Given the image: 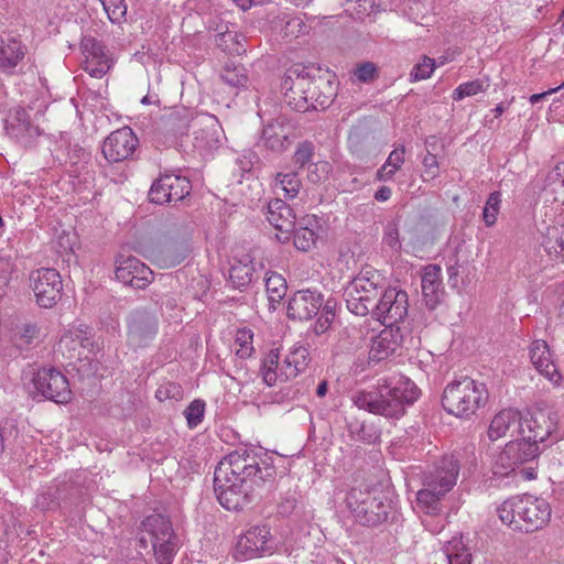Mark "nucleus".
<instances>
[{
  "label": "nucleus",
  "instance_id": "nucleus-1",
  "mask_svg": "<svg viewBox=\"0 0 564 564\" xmlns=\"http://www.w3.org/2000/svg\"><path fill=\"white\" fill-rule=\"evenodd\" d=\"M276 479L273 457L262 449L240 447L226 455L214 473L215 492L227 510H241L270 491Z\"/></svg>",
  "mask_w": 564,
  "mask_h": 564
},
{
  "label": "nucleus",
  "instance_id": "nucleus-2",
  "mask_svg": "<svg viewBox=\"0 0 564 564\" xmlns=\"http://www.w3.org/2000/svg\"><path fill=\"white\" fill-rule=\"evenodd\" d=\"M284 102L297 112L324 110L333 101V83L319 75V69L302 64L291 66L282 80Z\"/></svg>",
  "mask_w": 564,
  "mask_h": 564
},
{
  "label": "nucleus",
  "instance_id": "nucleus-3",
  "mask_svg": "<svg viewBox=\"0 0 564 564\" xmlns=\"http://www.w3.org/2000/svg\"><path fill=\"white\" fill-rule=\"evenodd\" d=\"M419 389L408 378L397 382L384 380L369 391H358L352 395L354 404L372 414L390 420H399L405 413V406L419 398Z\"/></svg>",
  "mask_w": 564,
  "mask_h": 564
},
{
  "label": "nucleus",
  "instance_id": "nucleus-4",
  "mask_svg": "<svg viewBox=\"0 0 564 564\" xmlns=\"http://www.w3.org/2000/svg\"><path fill=\"white\" fill-rule=\"evenodd\" d=\"M460 464L458 455L443 456L436 465L424 473L423 488L416 494L417 507L426 514L436 516L442 510L441 501L457 482Z\"/></svg>",
  "mask_w": 564,
  "mask_h": 564
},
{
  "label": "nucleus",
  "instance_id": "nucleus-5",
  "mask_svg": "<svg viewBox=\"0 0 564 564\" xmlns=\"http://www.w3.org/2000/svg\"><path fill=\"white\" fill-rule=\"evenodd\" d=\"M497 511L505 524L513 531L525 533L542 529L551 518L549 502L531 495L511 497Z\"/></svg>",
  "mask_w": 564,
  "mask_h": 564
},
{
  "label": "nucleus",
  "instance_id": "nucleus-6",
  "mask_svg": "<svg viewBox=\"0 0 564 564\" xmlns=\"http://www.w3.org/2000/svg\"><path fill=\"white\" fill-rule=\"evenodd\" d=\"M346 506L361 525L376 527L388 520L392 510L389 497L378 488H351Z\"/></svg>",
  "mask_w": 564,
  "mask_h": 564
},
{
  "label": "nucleus",
  "instance_id": "nucleus-7",
  "mask_svg": "<svg viewBox=\"0 0 564 564\" xmlns=\"http://www.w3.org/2000/svg\"><path fill=\"white\" fill-rule=\"evenodd\" d=\"M488 391L484 383L468 377L448 383L442 395L444 410L457 417L468 419L486 404Z\"/></svg>",
  "mask_w": 564,
  "mask_h": 564
},
{
  "label": "nucleus",
  "instance_id": "nucleus-8",
  "mask_svg": "<svg viewBox=\"0 0 564 564\" xmlns=\"http://www.w3.org/2000/svg\"><path fill=\"white\" fill-rule=\"evenodd\" d=\"M384 289V279L378 271L362 270L344 290L347 310L357 316L368 315Z\"/></svg>",
  "mask_w": 564,
  "mask_h": 564
},
{
  "label": "nucleus",
  "instance_id": "nucleus-9",
  "mask_svg": "<svg viewBox=\"0 0 564 564\" xmlns=\"http://www.w3.org/2000/svg\"><path fill=\"white\" fill-rule=\"evenodd\" d=\"M408 310L406 292L386 286L369 314L387 327H399L398 324L406 317Z\"/></svg>",
  "mask_w": 564,
  "mask_h": 564
},
{
  "label": "nucleus",
  "instance_id": "nucleus-10",
  "mask_svg": "<svg viewBox=\"0 0 564 564\" xmlns=\"http://www.w3.org/2000/svg\"><path fill=\"white\" fill-rule=\"evenodd\" d=\"M191 191L192 185L187 177L164 173L153 181L149 191V200L158 205L176 204L186 198Z\"/></svg>",
  "mask_w": 564,
  "mask_h": 564
},
{
  "label": "nucleus",
  "instance_id": "nucleus-11",
  "mask_svg": "<svg viewBox=\"0 0 564 564\" xmlns=\"http://www.w3.org/2000/svg\"><path fill=\"white\" fill-rule=\"evenodd\" d=\"M30 285L36 303L44 308H51L61 300L63 282L57 270L40 268L30 274Z\"/></svg>",
  "mask_w": 564,
  "mask_h": 564
},
{
  "label": "nucleus",
  "instance_id": "nucleus-12",
  "mask_svg": "<svg viewBox=\"0 0 564 564\" xmlns=\"http://www.w3.org/2000/svg\"><path fill=\"white\" fill-rule=\"evenodd\" d=\"M35 390L45 399L65 404L72 399V390L66 376L55 368H42L34 378Z\"/></svg>",
  "mask_w": 564,
  "mask_h": 564
},
{
  "label": "nucleus",
  "instance_id": "nucleus-13",
  "mask_svg": "<svg viewBox=\"0 0 564 564\" xmlns=\"http://www.w3.org/2000/svg\"><path fill=\"white\" fill-rule=\"evenodd\" d=\"M272 552L270 529L267 525H256L239 536L235 547V557L250 560Z\"/></svg>",
  "mask_w": 564,
  "mask_h": 564
},
{
  "label": "nucleus",
  "instance_id": "nucleus-14",
  "mask_svg": "<svg viewBox=\"0 0 564 564\" xmlns=\"http://www.w3.org/2000/svg\"><path fill=\"white\" fill-rule=\"evenodd\" d=\"M4 128L11 138L25 148L33 147L42 134V130L33 122L29 111L21 107L10 110Z\"/></svg>",
  "mask_w": 564,
  "mask_h": 564
},
{
  "label": "nucleus",
  "instance_id": "nucleus-15",
  "mask_svg": "<svg viewBox=\"0 0 564 564\" xmlns=\"http://www.w3.org/2000/svg\"><path fill=\"white\" fill-rule=\"evenodd\" d=\"M139 140L129 127L111 132L102 144V154L109 163L124 161L132 156Z\"/></svg>",
  "mask_w": 564,
  "mask_h": 564
},
{
  "label": "nucleus",
  "instance_id": "nucleus-16",
  "mask_svg": "<svg viewBox=\"0 0 564 564\" xmlns=\"http://www.w3.org/2000/svg\"><path fill=\"white\" fill-rule=\"evenodd\" d=\"M193 145L199 151L218 148L224 137L223 128L214 115L202 113L193 118Z\"/></svg>",
  "mask_w": 564,
  "mask_h": 564
},
{
  "label": "nucleus",
  "instance_id": "nucleus-17",
  "mask_svg": "<svg viewBox=\"0 0 564 564\" xmlns=\"http://www.w3.org/2000/svg\"><path fill=\"white\" fill-rule=\"evenodd\" d=\"M556 414L542 410L521 421L520 436L528 443L543 444L556 431Z\"/></svg>",
  "mask_w": 564,
  "mask_h": 564
},
{
  "label": "nucleus",
  "instance_id": "nucleus-18",
  "mask_svg": "<svg viewBox=\"0 0 564 564\" xmlns=\"http://www.w3.org/2000/svg\"><path fill=\"white\" fill-rule=\"evenodd\" d=\"M324 295L317 290L296 291L288 304V317L291 319L308 321L316 316L322 308Z\"/></svg>",
  "mask_w": 564,
  "mask_h": 564
},
{
  "label": "nucleus",
  "instance_id": "nucleus-19",
  "mask_svg": "<svg viewBox=\"0 0 564 564\" xmlns=\"http://www.w3.org/2000/svg\"><path fill=\"white\" fill-rule=\"evenodd\" d=\"M116 278L126 285L144 289L153 280V272L139 259L129 256L117 261Z\"/></svg>",
  "mask_w": 564,
  "mask_h": 564
},
{
  "label": "nucleus",
  "instance_id": "nucleus-20",
  "mask_svg": "<svg viewBox=\"0 0 564 564\" xmlns=\"http://www.w3.org/2000/svg\"><path fill=\"white\" fill-rule=\"evenodd\" d=\"M403 335L400 327H384L371 339L368 365L373 366L388 359L402 345Z\"/></svg>",
  "mask_w": 564,
  "mask_h": 564
},
{
  "label": "nucleus",
  "instance_id": "nucleus-21",
  "mask_svg": "<svg viewBox=\"0 0 564 564\" xmlns=\"http://www.w3.org/2000/svg\"><path fill=\"white\" fill-rule=\"evenodd\" d=\"M158 321L154 314L137 310L128 322V340L134 347L148 345L156 333Z\"/></svg>",
  "mask_w": 564,
  "mask_h": 564
},
{
  "label": "nucleus",
  "instance_id": "nucleus-22",
  "mask_svg": "<svg viewBox=\"0 0 564 564\" xmlns=\"http://www.w3.org/2000/svg\"><path fill=\"white\" fill-rule=\"evenodd\" d=\"M292 131L291 122L284 116H280L264 124L261 142L268 150L283 152L292 143Z\"/></svg>",
  "mask_w": 564,
  "mask_h": 564
},
{
  "label": "nucleus",
  "instance_id": "nucleus-23",
  "mask_svg": "<svg viewBox=\"0 0 564 564\" xmlns=\"http://www.w3.org/2000/svg\"><path fill=\"white\" fill-rule=\"evenodd\" d=\"M267 220L280 231L276 238L281 242L290 240L296 223L293 209L284 200L275 198L269 202L267 206Z\"/></svg>",
  "mask_w": 564,
  "mask_h": 564
},
{
  "label": "nucleus",
  "instance_id": "nucleus-24",
  "mask_svg": "<svg viewBox=\"0 0 564 564\" xmlns=\"http://www.w3.org/2000/svg\"><path fill=\"white\" fill-rule=\"evenodd\" d=\"M529 355L534 368L547 380L554 384H558L562 376L552 359V354L546 341L542 339L532 341L529 348Z\"/></svg>",
  "mask_w": 564,
  "mask_h": 564
},
{
  "label": "nucleus",
  "instance_id": "nucleus-25",
  "mask_svg": "<svg viewBox=\"0 0 564 564\" xmlns=\"http://www.w3.org/2000/svg\"><path fill=\"white\" fill-rule=\"evenodd\" d=\"M521 421L522 416L518 410L503 409L492 417L487 435L492 442L508 435L513 436L514 433L520 435Z\"/></svg>",
  "mask_w": 564,
  "mask_h": 564
},
{
  "label": "nucleus",
  "instance_id": "nucleus-26",
  "mask_svg": "<svg viewBox=\"0 0 564 564\" xmlns=\"http://www.w3.org/2000/svg\"><path fill=\"white\" fill-rule=\"evenodd\" d=\"M421 288L426 306L431 310L435 308L444 296L442 269L438 264H429L424 268Z\"/></svg>",
  "mask_w": 564,
  "mask_h": 564
},
{
  "label": "nucleus",
  "instance_id": "nucleus-27",
  "mask_svg": "<svg viewBox=\"0 0 564 564\" xmlns=\"http://www.w3.org/2000/svg\"><path fill=\"white\" fill-rule=\"evenodd\" d=\"M41 327L34 322L17 324L10 336V341L20 352L29 351L40 343Z\"/></svg>",
  "mask_w": 564,
  "mask_h": 564
},
{
  "label": "nucleus",
  "instance_id": "nucleus-28",
  "mask_svg": "<svg viewBox=\"0 0 564 564\" xmlns=\"http://www.w3.org/2000/svg\"><path fill=\"white\" fill-rule=\"evenodd\" d=\"M25 56V47L15 39L0 41V73L12 74Z\"/></svg>",
  "mask_w": 564,
  "mask_h": 564
},
{
  "label": "nucleus",
  "instance_id": "nucleus-29",
  "mask_svg": "<svg viewBox=\"0 0 564 564\" xmlns=\"http://www.w3.org/2000/svg\"><path fill=\"white\" fill-rule=\"evenodd\" d=\"M541 243L552 259L564 262V223L547 226L542 231Z\"/></svg>",
  "mask_w": 564,
  "mask_h": 564
},
{
  "label": "nucleus",
  "instance_id": "nucleus-30",
  "mask_svg": "<svg viewBox=\"0 0 564 564\" xmlns=\"http://www.w3.org/2000/svg\"><path fill=\"white\" fill-rule=\"evenodd\" d=\"M144 531L151 536V544L177 538L169 519L162 514H151L142 522Z\"/></svg>",
  "mask_w": 564,
  "mask_h": 564
},
{
  "label": "nucleus",
  "instance_id": "nucleus-31",
  "mask_svg": "<svg viewBox=\"0 0 564 564\" xmlns=\"http://www.w3.org/2000/svg\"><path fill=\"white\" fill-rule=\"evenodd\" d=\"M442 551L447 558L448 564H471L473 554L470 549L464 542L463 536H454L447 541Z\"/></svg>",
  "mask_w": 564,
  "mask_h": 564
},
{
  "label": "nucleus",
  "instance_id": "nucleus-32",
  "mask_svg": "<svg viewBox=\"0 0 564 564\" xmlns=\"http://www.w3.org/2000/svg\"><path fill=\"white\" fill-rule=\"evenodd\" d=\"M282 365V360L280 359V350L271 349L262 359L260 367V376L262 381L268 387H273L276 382L281 381L280 366Z\"/></svg>",
  "mask_w": 564,
  "mask_h": 564
},
{
  "label": "nucleus",
  "instance_id": "nucleus-33",
  "mask_svg": "<svg viewBox=\"0 0 564 564\" xmlns=\"http://www.w3.org/2000/svg\"><path fill=\"white\" fill-rule=\"evenodd\" d=\"M282 365V360L280 359V350L271 349L262 359L260 367V376L262 381L268 387H273L276 382L281 381L280 366Z\"/></svg>",
  "mask_w": 564,
  "mask_h": 564
},
{
  "label": "nucleus",
  "instance_id": "nucleus-34",
  "mask_svg": "<svg viewBox=\"0 0 564 564\" xmlns=\"http://www.w3.org/2000/svg\"><path fill=\"white\" fill-rule=\"evenodd\" d=\"M68 485H55L48 487L45 491L39 494L35 499V507L41 511L56 510L64 499V494L67 491Z\"/></svg>",
  "mask_w": 564,
  "mask_h": 564
},
{
  "label": "nucleus",
  "instance_id": "nucleus-35",
  "mask_svg": "<svg viewBox=\"0 0 564 564\" xmlns=\"http://www.w3.org/2000/svg\"><path fill=\"white\" fill-rule=\"evenodd\" d=\"M91 345L90 338L82 334H68L64 335L58 343V351L63 355L67 352L68 359H80L82 351Z\"/></svg>",
  "mask_w": 564,
  "mask_h": 564
},
{
  "label": "nucleus",
  "instance_id": "nucleus-36",
  "mask_svg": "<svg viewBox=\"0 0 564 564\" xmlns=\"http://www.w3.org/2000/svg\"><path fill=\"white\" fill-rule=\"evenodd\" d=\"M188 251V247L185 243H181L180 246L166 243L159 250L156 260L161 267H175L187 257Z\"/></svg>",
  "mask_w": 564,
  "mask_h": 564
},
{
  "label": "nucleus",
  "instance_id": "nucleus-37",
  "mask_svg": "<svg viewBox=\"0 0 564 564\" xmlns=\"http://www.w3.org/2000/svg\"><path fill=\"white\" fill-rule=\"evenodd\" d=\"M347 431L351 440L366 444H375L380 438V431L378 429L358 420L347 422Z\"/></svg>",
  "mask_w": 564,
  "mask_h": 564
},
{
  "label": "nucleus",
  "instance_id": "nucleus-38",
  "mask_svg": "<svg viewBox=\"0 0 564 564\" xmlns=\"http://www.w3.org/2000/svg\"><path fill=\"white\" fill-rule=\"evenodd\" d=\"M265 290L270 307L275 310L286 294L288 284L285 279L276 272H268L265 276Z\"/></svg>",
  "mask_w": 564,
  "mask_h": 564
},
{
  "label": "nucleus",
  "instance_id": "nucleus-39",
  "mask_svg": "<svg viewBox=\"0 0 564 564\" xmlns=\"http://www.w3.org/2000/svg\"><path fill=\"white\" fill-rule=\"evenodd\" d=\"M509 448V453L514 456L513 460L518 463V465H522L529 460L534 459L541 452L539 445L533 443H528L524 438H517L507 443Z\"/></svg>",
  "mask_w": 564,
  "mask_h": 564
},
{
  "label": "nucleus",
  "instance_id": "nucleus-40",
  "mask_svg": "<svg viewBox=\"0 0 564 564\" xmlns=\"http://www.w3.org/2000/svg\"><path fill=\"white\" fill-rule=\"evenodd\" d=\"M316 223L315 217H312L306 219L305 226H294V230L291 235H293V243L297 250L308 251L315 246L317 235L310 226Z\"/></svg>",
  "mask_w": 564,
  "mask_h": 564
},
{
  "label": "nucleus",
  "instance_id": "nucleus-41",
  "mask_svg": "<svg viewBox=\"0 0 564 564\" xmlns=\"http://www.w3.org/2000/svg\"><path fill=\"white\" fill-rule=\"evenodd\" d=\"M302 187V182L296 172L278 173L274 178V191H281L285 198H294L297 196Z\"/></svg>",
  "mask_w": 564,
  "mask_h": 564
},
{
  "label": "nucleus",
  "instance_id": "nucleus-42",
  "mask_svg": "<svg viewBox=\"0 0 564 564\" xmlns=\"http://www.w3.org/2000/svg\"><path fill=\"white\" fill-rule=\"evenodd\" d=\"M404 148L393 150L386 163L377 171V180L387 182L392 180L397 171H399L404 163Z\"/></svg>",
  "mask_w": 564,
  "mask_h": 564
},
{
  "label": "nucleus",
  "instance_id": "nucleus-43",
  "mask_svg": "<svg viewBox=\"0 0 564 564\" xmlns=\"http://www.w3.org/2000/svg\"><path fill=\"white\" fill-rule=\"evenodd\" d=\"M253 272L251 262L236 261L229 270V280L235 288L242 289L252 281Z\"/></svg>",
  "mask_w": 564,
  "mask_h": 564
},
{
  "label": "nucleus",
  "instance_id": "nucleus-44",
  "mask_svg": "<svg viewBox=\"0 0 564 564\" xmlns=\"http://www.w3.org/2000/svg\"><path fill=\"white\" fill-rule=\"evenodd\" d=\"M224 83L232 87H243L248 82L247 70L243 65L227 63L220 74Z\"/></svg>",
  "mask_w": 564,
  "mask_h": 564
},
{
  "label": "nucleus",
  "instance_id": "nucleus-45",
  "mask_svg": "<svg viewBox=\"0 0 564 564\" xmlns=\"http://www.w3.org/2000/svg\"><path fill=\"white\" fill-rule=\"evenodd\" d=\"M80 50L88 59H110L106 46L95 37L88 35L80 41Z\"/></svg>",
  "mask_w": 564,
  "mask_h": 564
},
{
  "label": "nucleus",
  "instance_id": "nucleus-46",
  "mask_svg": "<svg viewBox=\"0 0 564 564\" xmlns=\"http://www.w3.org/2000/svg\"><path fill=\"white\" fill-rule=\"evenodd\" d=\"M506 445L505 448L495 457L492 462V473L496 476H507L512 473L519 465L513 460L514 456L509 453Z\"/></svg>",
  "mask_w": 564,
  "mask_h": 564
},
{
  "label": "nucleus",
  "instance_id": "nucleus-47",
  "mask_svg": "<svg viewBox=\"0 0 564 564\" xmlns=\"http://www.w3.org/2000/svg\"><path fill=\"white\" fill-rule=\"evenodd\" d=\"M506 445L505 448L495 457L492 462V473L496 476H507L512 473L519 465L513 460L514 456L509 453Z\"/></svg>",
  "mask_w": 564,
  "mask_h": 564
},
{
  "label": "nucleus",
  "instance_id": "nucleus-48",
  "mask_svg": "<svg viewBox=\"0 0 564 564\" xmlns=\"http://www.w3.org/2000/svg\"><path fill=\"white\" fill-rule=\"evenodd\" d=\"M178 547L177 538L171 539L169 541H160L156 543H152V549L154 551V555L156 562L159 564H172L173 557Z\"/></svg>",
  "mask_w": 564,
  "mask_h": 564
},
{
  "label": "nucleus",
  "instance_id": "nucleus-49",
  "mask_svg": "<svg viewBox=\"0 0 564 564\" xmlns=\"http://www.w3.org/2000/svg\"><path fill=\"white\" fill-rule=\"evenodd\" d=\"M112 23H121L127 14L124 0H99Z\"/></svg>",
  "mask_w": 564,
  "mask_h": 564
},
{
  "label": "nucleus",
  "instance_id": "nucleus-50",
  "mask_svg": "<svg viewBox=\"0 0 564 564\" xmlns=\"http://www.w3.org/2000/svg\"><path fill=\"white\" fill-rule=\"evenodd\" d=\"M500 203L501 194L499 192H492L489 195L482 210V219L488 227L496 224L497 215L500 208Z\"/></svg>",
  "mask_w": 564,
  "mask_h": 564
},
{
  "label": "nucleus",
  "instance_id": "nucleus-51",
  "mask_svg": "<svg viewBox=\"0 0 564 564\" xmlns=\"http://www.w3.org/2000/svg\"><path fill=\"white\" fill-rule=\"evenodd\" d=\"M284 25L281 29L284 39L297 37L300 34H304L306 25L300 17H284L282 19Z\"/></svg>",
  "mask_w": 564,
  "mask_h": 564
},
{
  "label": "nucleus",
  "instance_id": "nucleus-52",
  "mask_svg": "<svg viewBox=\"0 0 564 564\" xmlns=\"http://www.w3.org/2000/svg\"><path fill=\"white\" fill-rule=\"evenodd\" d=\"M205 413V402L203 400L196 399L189 403V405L184 410V415L187 421V425L193 429L196 427L204 419Z\"/></svg>",
  "mask_w": 564,
  "mask_h": 564
},
{
  "label": "nucleus",
  "instance_id": "nucleus-53",
  "mask_svg": "<svg viewBox=\"0 0 564 564\" xmlns=\"http://www.w3.org/2000/svg\"><path fill=\"white\" fill-rule=\"evenodd\" d=\"M252 338L253 333L250 329H239L236 335V344L239 346L237 356L245 359L252 355Z\"/></svg>",
  "mask_w": 564,
  "mask_h": 564
},
{
  "label": "nucleus",
  "instance_id": "nucleus-54",
  "mask_svg": "<svg viewBox=\"0 0 564 564\" xmlns=\"http://www.w3.org/2000/svg\"><path fill=\"white\" fill-rule=\"evenodd\" d=\"M435 69V61L427 56H423L421 62L414 65L410 76L411 80L417 82L430 78Z\"/></svg>",
  "mask_w": 564,
  "mask_h": 564
},
{
  "label": "nucleus",
  "instance_id": "nucleus-55",
  "mask_svg": "<svg viewBox=\"0 0 564 564\" xmlns=\"http://www.w3.org/2000/svg\"><path fill=\"white\" fill-rule=\"evenodd\" d=\"M111 67L110 59H88L83 62V68L91 77L101 78Z\"/></svg>",
  "mask_w": 564,
  "mask_h": 564
},
{
  "label": "nucleus",
  "instance_id": "nucleus-56",
  "mask_svg": "<svg viewBox=\"0 0 564 564\" xmlns=\"http://www.w3.org/2000/svg\"><path fill=\"white\" fill-rule=\"evenodd\" d=\"M193 119H189L187 113L180 115L178 112H173L169 117V123L171 126V130L176 135L186 134L192 128Z\"/></svg>",
  "mask_w": 564,
  "mask_h": 564
},
{
  "label": "nucleus",
  "instance_id": "nucleus-57",
  "mask_svg": "<svg viewBox=\"0 0 564 564\" xmlns=\"http://www.w3.org/2000/svg\"><path fill=\"white\" fill-rule=\"evenodd\" d=\"M288 356L293 362V367L299 371V373L303 372L310 362V354L307 349L303 346L293 347Z\"/></svg>",
  "mask_w": 564,
  "mask_h": 564
},
{
  "label": "nucleus",
  "instance_id": "nucleus-58",
  "mask_svg": "<svg viewBox=\"0 0 564 564\" xmlns=\"http://www.w3.org/2000/svg\"><path fill=\"white\" fill-rule=\"evenodd\" d=\"M484 83L481 80H473L468 83H464L459 85L453 93V98L455 100H460L468 96L477 95L480 91H484Z\"/></svg>",
  "mask_w": 564,
  "mask_h": 564
},
{
  "label": "nucleus",
  "instance_id": "nucleus-59",
  "mask_svg": "<svg viewBox=\"0 0 564 564\" xmlns=\"http://www.w3.org/2000/svg\"><path fill=\"white\" fill-rule=\"evenodd\" d=\"M314 147L311 142H301L293 155V163L299 167L303 169L313 156Z\"/></svg>",
  "mask_w": 564,
  "mask_h": 564
},
{
  "label": "nucleus",
  "instance_id": "nucleus-60",
  "mask_svg": "<svg viewBox=\"0 0 564 564\" xmlns=\"http://www.w3.org/2000/svg\"><path fill=\"white\" fill-rule=\"evenodd\" d=\"M329 164L325 161H319L317 163L311 164L308 166L307 178L310 182L317 184L327 178L329 172Z\"/></svg>",
  "mask_w": 564,
  "mask_h": 564
},
{
  "label": "nucleus",
  "instance_id": "nucleus-61",
  "mask_svg": "<svg viewBox=\"0 0 564 564\" xmlns=\"http://www.w3.org/2000/svg\"><path fill=\"white\" fill-rule=\"evenodd\" d=\"M354 74L359 82L370 83L377 76V66L372 62H365L357 66Z\"/></svg>",
  "mask_w": 564,
  "mask_h": 564
},
{
  "label": "nucleus",
  "instance_id": "nucleus-62",
  "mask_svg": "<svg viewBox=\"0 0 564 564\" xmlns=\"http://www.w3.org/2000/svg\"><path fill=\"white\" fill-rule=\"evenodd\" d=\"M181 387L176 383H166L164 386H161L156 392L155 397L160 401H164L166 399L171 398H177L181 395Z\"/></svg>",
  "mask_w": 564,
  "mask_h": 564
},
{
  "label": "nucleus",
  "instance_id": "nucleus-63",
  "mask_svg": "<svg viewBox=\"0 0 564 564\" xmlns=\"http://www.w3.org/2000/svg\"><path fill=\"white\" fill-rule=\"evenodd\" d=\"M279 375L281 376V381L293 379L300 375L299 371L293 367V362H291V359L288 355H285V357L282 359Z\"/></svg>",
  "mask_w": 564,
  "mask_h": 564
},
{
  "label": "nucleus",
  "instance_id": "nucleus-64",
  "mask_svg": "<svg viewBox=\"0 0 564 564\" xmlns=\"http://www.w3.org/2000/svg\"><path fill=\"white\" fill-rule=\"evenodd\" d=\"M383 241L387 246H389L393 250H399L401 248V242L399 239V230L395 225L389 226Z\"/></svg>",
  "mask_w": 564,
  "mask_h": 564
}]
</instances>
